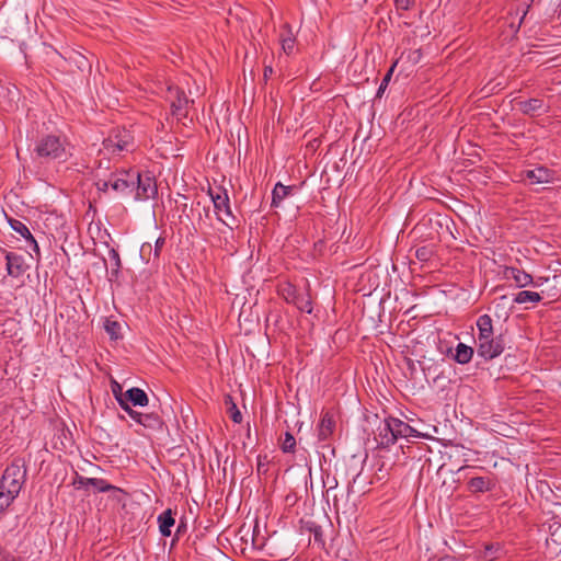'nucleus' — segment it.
Instances as JSON below:
<instances>
[{
  "instance_id": "1",
  "label": "nucleus",
  "mask_w": 561,
  "mask_h": 561,
  "mask_svg": "<svg viewBox=\"0 0 561 561\" xmlns=\"http://www.w3.org/2000/svg\"><path fill=\"white\" fill-rule=\"evenodd\" d=\"M26 474L25 461L21 458L14 459L0 479V489L8 490L18 496L26 481Z\"/></svg>"
},
{
  "instance_id": "2",
  "label": "nucleus",
  "mask_w": 561,
  "mask_h": 561,
  "mask_svg": "<svg viewBox=\"0 0 561 561\" xmlns=\"http://www.w3.org/2000/svg\"><path fill=\"white\" fill-rule=\"evenodd\" d=\"M134 146V136L125 128H113L107 138L102 142L99 153L103 156L119 154L122 151H129Z\"/></svg>"
},
{
  "instance_id": "3",
  "label": "nucleus",
  "mask_w": 561,
  "mask_h": 561,
  "mask_svg": "<svg viewBox=\"0 0 561 561\" xmlns=\"http://www.w3.org/2000/svg\"><path fill=\"white\" fill-rule=\"evenodd\" d=\"M208 194L214 204L217 219L230 229L237 227L238 219L232 214L227 190L222 187H218L217 191L209 188Z\"/></svg>"
},
{
  "instance_id": "4",
  "label": "nucleus",
  "mask_w": 561,
  "mask_h": 561,
  "mask_svg": "<svg viewBox=\"0 0 561 561\" xmlns=\"http://www.w3.org/2000/svg\"><path fill=\"white\" fill-rule=\"evenodd\" d=\"M35 152L39 158L45 159H62L66 157L65 144L56 135L42 137L36 144Z\"/></svg>"
},
{
  "instance_id": "5",
  "label": "nucleus",
  "mask_w": 561,
  "mask_h": 561,
  "mask_svg": "<svg viewBox=\"0 0 561 561\" xmlns=\"http://www.w3.org/2000/svg\"><path fill=\"white\" fill-rule=\"evenodd\" d=\"M135 198L147 201L158 194V187L154 176L150 172L140 173L135 171Z\"/></svg>"
},
{
  "instance_id": "6",
  "label": "nucleus",
  "mask_w": 561,
  "mask_h": 561,
  "mask_svg": "<svg viewBox=\"0 0 561 561\" xmlns=\"http://www.w3.org/2000/svg\"><path fill=\"white\" fill-rule=\"evenodd\" d=\"M168 100L171 103L173 115L179 118L186 117L188 105L194 103V101L190 100L185 92L178 87H169Z\"/></svg>"
},
{
  "instance_id": "7",
  "label": "nucleus",
  "mask_w": 561,
  "mask_h": 561,
  "mask_svg": "<svg viewBox=\"0 0 561 561\" xmlns=\"http://www.w3.org/2000/svg\"><path fill=\"white\" fill-rule=\"evenodd\" d=\"M111 187L121 194H129L135 190V170H116L112 172Z\"/></svg>"
},
{
  "instance_id": "8",
  "label": "nucleus",
  "mask_w": 561,
  "mask_h": 561,
  "mask_svg": "<svg viewBox=\"0 0 561 561\" xmlns=\"http://www.w3.org/2000/svg\"><path fill=\"white\" fill-rule=\"evenodd\" d=\"M478 356L485 360H491L500 356L505 348V342L502 335L492 336L477 344Z\"/></svg>"
},
{
  "instance_id": "9",
  "label": "nucleus",
  "mask_w": 561,
  "mask_h": 561,
  "mask_svg": "<svg viewBox=\"0 0 561 561\" xmlns=\"http://www.w3.org/2000/svg\"><path fill=\"white\" fill-rule=\"evenodd\" d=\"M516 105L524 115L530 117H537L543 114H548L550 111V106L546 104L542 99L538 98L517 101Z\"/></svg>"
},
{
  "instance_id": "10",
  "label": "nucleus",
  "mask_w": 561,
  "mask_h": 561,
  "mask_svg": "<svg viewBox=\"0 0 561 561\" xmlns=\"http://www.w3.org/2000/svg\"><path fill=\"white\" fill-rule=\"evenodd\" d=\"M377 445L380 448H389L396 443V433L392 430V416L386 417L377 428Z\"/></svg>"
},
{
  "instance_id": "11",
  "label": "nucleus",
  "mask_w": 561,
  "mask_h": 561,
  "mask_svg": "<svg viewBox=\"0 0 561 561\" xmlns=\"http://www.w3.org/2000/svg\"><path fill=\"white\" fill-rule=\"evenodd\" d=\"M523 180H528L530 184H547L554 179V172L543 165L536 167L522 172Z\"/></svg>"
},
{
  "instance_id": "12",
  "label": "nucleus",
  "mask_w": 561,
  "mask_h": 561,
  "mask_svg": "<svg viewBox=\"0 0 561 561\" xmlns=\"http://www.w3.org/2000/svg\"><path fill=\"white\" fill-rule=\"evenodd\" d=\"M4 257L5 268L9 276L19 278L25 273L27 266L22 255L11 251H4Z\"/></svg>"
},
{
  "instance_id": "13",
  "label": "nucleus",
  "mask_w": 561,
  "mask_h": 561,
  "mask_svg": "<svg viewBox=\"0 0 561 561\" xmlns=\"http://www.w3.org/2000/svg\"><path fill=\"white\" fill-rule=\"evenodd\" d=\"M297 192V186L295 185H284L280 182H277L272 191V202L271 207L279 208L283 206V202L293 196Z\"/></svg>"
},
{
  "instance_id": "14",
  "label": "nucleus",
  "mask_w": 561,
  "mask_h": 561,
  "mask_svg": "<svg viewBox=\"0 0 561 561\" xmlns=\"http://www.w3.org/2000/svg\"><path fill=\"white\" fill-rule=\"evenodd\" d=\"M335 420L334 415L330 411L322 412L320 423L318 425V438L319 440H328L334 433Z\"/></svg>"
},
{
  "instance_id": "15",
  "label": "nucleus",
  "mask_w": 561,
  "mask_h": 561,
  "mask_svg": "<svg viewBox=\"0 0 561 561\" xmlns=\"http://www.w3.org/2000/svg\"><path fill=\"white\" fill-rule=\"evenodd\" d=\"M8 222L11 229L24 238L32 245L36 255L39 256V247L26 225L15 218H9Z\"/></svg>"
},
{
  "instance_id": "16",
  "label": "nucleus",
  "mask_w": 561,
  "mask_h": 561,
  "mask_svg": "<svg viewBox=\"0 0 561 561\" xmlns=\"http://www.w3.org/2000/svg\"><path fill=\"white\" fill-rule=\"evenodd\" d=\"M504 277L506 279H514L516 286L519 288L531 285L534 280L530 274L514 266L505 267Z\"/></svg>"
},
{
  "instance_id": "17",
  "label": "nucleus",
  "mask_w": 561,
  "mask_h": 561,
  "mask_svg": "<svg viewBox=\"0 0 561 561\" xmlns=\"http://www.w3.org/2000/svg\"><path fill=\"white\" fill-rule=\"evenodd\" d=\"M477 344L494 336L492 318L489 314H482L477 319Z\"/></svg>"
},
{
  "instance_id": "18",
  "label": "nucleus",
  "mask_w": 561,
  "mask_h": 561,
  "mask_svg": "<svg viewBox=\"0 0 561 561\" xmlns=\"http://www.w3.org/2000/svg\"><path fill=\"white\" fill-rule=\"evenodd\" d=\"M494 486V481L489 477H474L467 482V488L471 493L489 492Z\"/></svg>"
},
{
  "instance_id": "19",
  "label": "nucleus",
  "mask_w": 561,
  "mask_h": 561,
  "mask_svg": "<svg viewBox=\"0 0 561 561\" xmlns=\"http://www.w3.org/2000/svg\"><path fill=\"white\" fill-rule=\"evenodd\" d=\"M123 400L133 404L134 407H146L149 402L147 393L137 387H133L124 392Z\"/></svg>"
},
{
  "instance_id": "20",
  "label": "nucleus",
  "mask_w": 561,
  "mask_h": 561,
  "mask_svg": "<svg viewBox=\"0 0 561 561\" xmlns=\"http://www.w3.org/2000/svg\"><path fill=\"white\" fill-rule=\"evenodd\" d=\"M159 525V531L163 537H170L172 527L175 524L173 511L171 508L162 512L157 518Z\"/></svg>"
},
{
  "instance_id": "21",
  "label": "nucleus",
  "mask_w": 561,
  "mask_h": 561,
  "mask_svg": "<svg viewBox=\"0 0 561 561\" xmlns=\"http://www.w3.org/2000/svg\"><path fill=\"white\" fill-rule=\"evenodd\" d=\"M138 424L142 425L146 428L159 431L163 426V420L161 416L156 412L150 413H141L140 416L137 419Z\"/></svg>"
},
{
  "instance_id": "22",
  "label": "nucleus",
  "mask_w": 561,
  "mask_h": 561,
  "mask_svg": "<svg viewBox=\"0 0 561 561\" xmlns=\"http://www.w3.org/2000/svg\"><path fill=\"white\" fill-rule=\"evenodd\" d=\"M295 43H296V39L293 34L291 26L288 23L284 24L283 31L280 34V44H282L283 51L286 55H290L294 51Z\"/></svg>"
},
{
  "instance_id": "23",
  "label": "nucleus",
  "mask_w": 561,
  "mask_h": 561,
  "mask_svg": "<svg viewBox=\"0 0 561 561\" xmlns=\"http://www.w3.org/2000/svg\"><path fill=\"white\" fill-rule=\"evenodd\" d=\"M528 9L529 5H527L526 8H517L515 14H513L512 10L508 12L510 16L507 18V23L514 32H517L519 30L524 19L528 13Z\"/></svg>"
},
{
  "instance_id": "24",
  "label": "nucleus",
  "mask_w": 561,
  "mask_h": 561,
  "mask_svg": "<svg viewBox=\"0 0 561 561\" xmlns=\"http://www.w3.org/2000/svg\"><path fill=\"white\" fill-rule=\"evenodd\" d=\"M473 356V348L471 346H468L463 343H458L456 346V352L454 355V359L458 364H468Z\"/></svg>"
},
{
  "instance_id": "25",
  "label": "nucleus",
  "mask_w": 561,
  "mask_h": 561,
  "mask_svg": "<svg viewBox=\"0 0 561 561\" xmlns=\"http://www.w3.org/2000/svg\"><path fill=\"white\" fill-rule=\"evenodd\" d=\"M94 185L99 192L106 193L108 187L111 186L112 181V172L104 174L100 171H93Z\"/></svg>"
},
{
  "instance_id": "26",
  "label": "nucleus",
  "mask_w": 561,
  "mask_h": 561,
  "mask_svg": "<svg viewBox=\"0 0 561 561\" xmlns=\"http://www.w3.org/2000/svg\"><path fill=\"white\" fill-rule=\"evenodd\" d=\"M541 299L542 298H541L540 294L537 291L522 290L518 294H516V296L514 297V302L519 304V305L526 304V302L537 304Z\"/></svg>"
},
{
  "instance_id": "27",
  "label": "nucleus",
  "mask_w": 561,
  "mask_h": 561,
  "mask_svg": "<svg viewBox=\"0 0 561 561\" xmlns=\"http://www.w3.org/2000/svg\"><path fill=\"white\" fill-rule=\"evenodd\" d=\"M90 486H93L95 491L104 493L110 491L122 492V489L108 483L104 479L91 478Z\"/></svg>"
},
{
  "instance_id": "28",
  "label": "nucleus",
  "mask_w": 561,
  "mask_h": 561,
  "mask_svg": "<svg viewBox=\"0 0 561 561\" xmlns=\"http://www.w3.org/2000/svg\"><path fill=\"white\" fill-rule=\"evenodd\" d=\"M302 312L311 313L312 312V301L311 297L308 293H300L295 302L293 304Z\"/></svg>"
},
{
  "instance_id": "29",
  "label": "nucleus",
  "mask_w": 561,
  "mask_h": 561,
  "mask_svg": "<svg viewBox=\"0 0 561 561\" xmlns=\"http://www.w3.org/2000/svg\"><path fill=\"white\" fill-rule=\"evenodd\" d=\"M279 294L287 304H294L297 297L300 295V291H298V289L294 285L285 284L279 289Z\"/></svg>"
},
{
  "instance_id": "30",
  "label": "nucleus",
  "mask_w": 561,
  "mask_h": 561,
  "mask_svg": "<svg viewBox=\"0 0 561 561\" xmlns=\"http://www.w3.org/2000/svg\"><path fill=\"white\" fill-rule=\"evenodd\" d=\"M119 322L111 319H106L104 322V330L110 335L111 340L122 339Z\"/></svg>"
},
{
  "instance_id": "31",
  "label": "nucleus",
  "mask_w": 561,
  "mask_h": 561,
  "mask_svg": "<svg viewBox=\"0 0 561 561\" xmlns=\"http://www.w3.org/2000/svg\"><path fill=\"white\" fill-rule=\"evenodd\" d=\"M409 424L403 422L402 420L398 417H392V430H394L396 433V442L398 438L403 437L408 438V432H410Z\"/></svg>"
},
{
  "instance_id": "32",
  "label": "nucleus",
  "mask_w": 561,
  "mask_h": 561,
  "mask_svg": "<svg viewBox=\"0 0 561 561\" xmlns=\"http://www.w3.org/2000/svg\"><path fill=\"white\" fill-rule=\"evenodd\" d=\"M225 402H226V404H229L228 413H229L231 420L237 424L241 423L242 414H241L240 410L238 409L237 404L233 402L232 397L228 394L225 399Z\"/></svg>"
},
{
  "instance_id": "33",
  "label": "nucleus",
  "mask_w": 561,
  "mask_h": 561,
  "mask_svg": "<svg viewBox=\"0 0 561 561\" xmlns=\"http://www.w3.org/2000/svg\"><path fill=\"white\" fill-rule=\"evenodd\" d=\"M108 257L112 263L111 276L117 277L122 266L119 253L115 249H111L108 251Z\"/></svg>"
},
{
  "instance_id": "34",
  "label": "nucleus",
  "mask_w": 561,
  "mask_h": 561,
  "mask_svg": "<svg viewBox=\"0 0 561 561\" xmlns=\"http://www.w3.org/2000/svg\"><path fill=\"white\" fill-rule=\"evenodd\" d=\"M398 65V60H396L391 67L389 68V70L387 71V73L385 75V77L382 78L381 80V83L377 90V93H376V98H381L382 94L385 93L390 80H391V77H392V73L394 71V68L397 67Z\"/></svg>"
},
{
  "instance_id": "35",
  "label": "nucleus",
  "mask_w": 561,
  "mask_h": 561,
  "mask_svg": "<svg viewBox=\"0 0 561 561\" xmlns=\"http://www.w3.org/2000/svg\"><path fill=\"white\" fill-rule=\"evenodd\" d=\"M16 497L12 492L0 489V513L8 508Z\"/></svg>"
},
{
  "instance_id": "36",
  "label": "nucleus",
  "mask_w": 561,
  "mask_h": 561,
  "mask_svg": "<svg viewBox=\"0 0 561 561\" xmlns=\"http://www.w3.org/2000/svg\"><path fill=\"white\" fill-rule=\"evenodd\" d=\"M295 448H296L295 437L289 432H286L284 439L282 440V444H280L282 451L289 454V453H294Z\"/></svg>"
},
{
  "instance_id": "37",
  "label": "nucleus",
  "mask_w": 561,
  "mask_h": 561,
  "mask_svg": "<svg viewBox=\"0 0 561 561\" xmlns=\"http://www.w3.org/2000/svg\"><path fill=\"white\" fill-rule=\"evenodd\" d=\"M117 403L122 410H124L135 422H137V419L140 416V412L134 410L130 403L124 401L121 398H117Z\"/></svg>"
},
{
  "instance_id": "38",
  "label": "nucleus",
  "mask_w": 561,
  "mask_h": 561,
  "mask_svg": "<svg viewBox=\"0 0 561 561\" xmlns=\"http://www.w3.org/2000/svg\"><path fill=\"white\" fill-rule=\"evenodd\" d=\"M433 255V251L428 247H420L415 250V256L421 262H427Z\"/></svg>"
},
{
  "instance_id": "39",
  "label": "nucleus",
  "mask_w": 561,
  "mask_h": 561,
  "mask_svg": "<svg viewBox=\"0 0 561 561\" xmlns=\"http://www.w3.org/2000/svg\"><path fill=\"white\" fill-rule=\"evenodd\" d=\"M111 160L104 156V158H101L96 161V167L93 171H100L104 174H107V172H111Z\"/></svg>"
},
{
  "instance_id": "40",
  "label": "nucleus",
  "mask_w": 561,
  "mask_h": 561,
  "mask_svg": "<svg viewBox=\"0 0 561 561\" xmlns=\"http://www.w3.org/2000/svg\"><path fill=\"white\" fill-rule=\"evenodd\" d=\"M90 481H91V478H87V477L80 476L79 473H76L72 484L75 485L76 489L80 490V489H85L87 486H90Z\"/></svg>"
},
{
  "instance_id": "41",
  "label": "nucleus",
  "mask_w": 561,
  "mask_h": 561,
  "mask_svg": "<svg viewBox=\"0 0 561 561\" xmlns=\"http://www.w3.org/2000/svg\"><path fill=\"white\" fill-rule=\"evenodd\" d=\"M310 531L313 535L314 542L320 546H324L323 533H322L321 527L318 525H312L310 527Z\"/></svg>"
},
{
  "instance_id": "42",
  "label": "nucleus",
  "mask_w": 561,
  "mask_h": 561,
  "mask_svg": "<svg viewBox=\"0 0 561 561\" xmlns=\"http://www.w3.org/2000/svg\"><path fill=\"white\" fill-rule=\"evenodd\" d=\"M210 218V208L209 206H203L202 211L198 213V226L203 228L206 226V220Z\"/></svg>"
},
{
  "instance_id": "43",
  "label": "nucleus",
  "mask_w": 561,
  "mask_h": 561,
  "mask_svg": "<svg viewBox=\"0 0 561 561\" xmlns=\"http://www.w3.org/2000/svg\"><path fill=\"white\" fill-rule=\"evenodd\" d=\"M152 252L153 249L150 242H145L140 248V256L145 259L147 262L150 261V255Z\"/></svg>"
},
{
  "instance_id": "44",
  "label": "nucleus",
  "mask_w": 561,
  "mask_h": 561,
  "mask_svg": "<svg viewBox=\"0 0 561 561\" xmlns=\"http://www.w3.org/2000/svg\"><path fill=\"white\" fill-rule=\"evenodd\" d=\"M165 243V239L162 238V237H159L157 240H156V243H154V248H153V256L154 259H158L159 255H160V252L163 248Z\"/></svg>"
},
{
  "instance_id": "45",
  "label": "nucleus",
  "mask_w": 561,
  "mask_h": 561,
  "mask_svg": "<svg viewBox=\"0 0 561 561\" xmlns=\"http://www.w3.org/2000/svg\"><path fill=\"white\" fill-rule=\"evenodd\" d=\"M112 391H113L114 398L116 400H117V398H121V399L124 398V393L122 392V387H121V385L118 382L113 381V383H112Z\"/></svg>"
},
{
  "instance_id": "46",
  "label": "nucleus",
  "mask_w": 561,
  "mask_h": 561,
  "mask_svg": "<svg viewBox=\"0 0 561 561\" xmlns=\"http://www.w3.org/2000/svg\"><path fill=\"white\" fill-rule=\"evenodd\" d=\"M422 53L421 49H415L409 53V59L413 61L414 64L419 62L421 60Z\"/></svg>"
},
{
  "instance_id": "47",
  "label": "nucleus",
  "mask_w": 561,
  "mask_h": 561,
  "mask_svg": "<svg viewBox=\"0 0 561 561\" xmlns=\"http://www.w3.org/2000/svg\"><path fill=\"white\" fill-rule=\"evenodd\" d=\"M398 11L410 10L415 2H394Z\"/></svg>"
},
{
  "instance_id": "48",
  "label": "nucleus",
  "mask_w": 561,
  "mask_h": 561,
  "mask_svg": "<svg viewBox=\"0 0 561 561\" xmlns=\"http://www.w3.org/2000/svg\"><path fill=\"white\" fill-rule=\"evenodd\" d=\"M185 531H186V523L182 519V520H180V524L178 525L176 536L179 537L181 534H183Z\"/></svg>"
},
{
  "instance_id": "49",
  "label": "nucleus",
  "mask_w": 561,
  "mask_h": 561,
  "mask_svg": "<svg viewBox=\"0 0 561 561\" xmlns=\"http://www.w3.org/2000/svg\"><path fill=\"white\" fill-rule=\"evenodd\" d=\"M408 430H410V432H408V438H409V437H416V438H419V437H422V436H423L421 433H419L416 430H414V428H413L412 426H410V425H409V428H408Z\"/></svg>"
},
{
  "instance_id": "50",
  "label": "nucleus",
  "mask_w": 561,
  "mask_h": 561,
  "mask_svg": "<svg viewBox=\"0 0 561 561\" xmlns=\"http://www.w3.org/2000/svg\"><path fill=\"white\" fill-rule=\"evenodd\" d=\"M437 561H461V560L454 556L446 554V556L438 558Z\"/></svg>"
},
{
  "instance_id": "51",
  "label": "nucleus",
  "mask_w": 561,
  "mask_h": 561,
  "mask_svg": "<svg viewBox=\"0 0 561 561\" xmlns=\"http://www.w3.org/2000/svg\"><path fill=\"white\" fill-rule=\"evenodd\" d=\"M327 483H329V488H328L327 492H329L332 489H335L337 485V481L335 478H333L332 481H330V482L329 481L324 482V484H327Z\"/></svg>"
},
{
  "instance_id": "52",
  "label": "nucleus",
  "mask_w": 561,
  "mask_h": 561,
  "mask_svg": "<svg viewBox=\"0 0 561 561\" xmlns=\"http://www.w3.org/2000/svg\"><path fill=\"white\" fill-rule=\"evenodd\" d=\"M273 73V68L271 66L264 67V78L267 79Z\"/></svg>"
},
{
  "instance_id": "53",
  "label": "nucleus",
  "mask_w": 561,
  "mask_h": 561,
  "mask_svg": "<svg viewBox=\"0 0 561 561\" xmlns=\"http://www.w3.org/2000/svg\"><path fill=\"white\" fill-rule=\"evenodd\" d=\"M261 469H263V466L261 465V462L259 461L257 463V471L261 472Z\"/></svg>"
},
{
  "instance_id": "54",
  "label": "nucleus",
  "mask_w": 561,
  "mask_h": 561,
  "mask_svg": "<svg viewBox=\"0 0 561 561\" xmlns=\"http://www.w3.org/2000/svg\"><path fill=\"white\" fill-rule=\"evenodd\" d=\"M186 207H187V204H183V206H182L183 211H185Z\"/></svg>"
},
{
  "instance_id": "55",
  "label": "nucleus",
  "mask_w": 561,
  "mask_h": 561,
  "mask_svg": "<svg viewBox=\"0 0 561 561\" xmlns=\"http://www.w3.org/2000/svg\"><path fill=\"white\" fill-rule=\"evenodd\" d=\"M201 207V202H197L196 203V208H199Z\"/></svg>"
}]
</instances>
